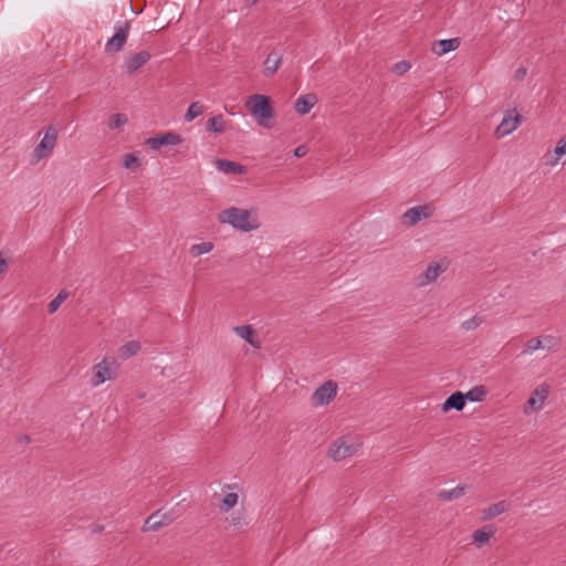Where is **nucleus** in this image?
Returning a JSON list of instances; mask_svg holds the SVG:
<instances>
[{"mask_svg": "<svg viewBox=\"0 0 566 566\" xmlns=\"http://www.w3.org/2000/svg\"><path fill=\"white\" fill-rule=\"evenodd\" d=\"M516 73H517V76L522 77V76H524L526 74V70L525 69H518Z\"/></svg>", "mask_w": 566, "mask_h": 566, "instance_id": "40", "label": "nucleus"}, {"mask_svg": "<svg viewBox=\"0 0 566 566\" xmlns=\"http://www.w3.org/2000/svg\"><path fill=\"white\" fill-rule=\"evenodd\" d=\"M543 347V340L541 337H534V338H531L528 339L523 349H522V354L523 355H532L534 352L538 350V349H542Z\"/></svg>", "mask_w": 566, "mask_h": 566, "instance_id": "26", "label": "nucleus"}, {"mask_svg": "<svg viewBox=\"0 0 566 566\" xmlns=\"http://www.w3.org/2000/svg\"><path fill=\"white\" fill-rule=\"evenodd\" d=\"M491 537V533L490 532H486L485 530L483 528H480V530H476L474 533H473V541L479 545V546H482L484 545L485 543H488V541L490 539Z\"/></svg>", "mask_w": 566, "mask_h": 566, "instance_id": "32", "label": "nucleus"}, {"mask_svg": "<svg viewBox=\"0 0 566 566\" xmlns=\"http://www.w3.org/2000/svg\"><path fill=\"white\" fill-rule=\"evenodd\" d=\"M282 60H283V56L279 52H276V51L270 52L264 61V71H263L264 75L265 76L273 75L277 71L280 65L282 64Z\"/></svg>", "mask_w": 566, "mask_h": 566, "instance_id": "18", "label": "nucleus"}, {"mask_svg": "<svg viewBox=\"0 0 566 566\" xmlns=\"http://www.w3.org/2000/svg\"><path fill=\"white\" fill-rule=\"evenodd\" d=\"M180 142H181V138H180L179 135H177V134H175L172 132H167L165 134H160V135H157V136L148 137L146 139V145L150 149L157 150L161 146H175V145H178Z\"/></svg>", "mask_w": 566, "mask_h": 566, "instance_id": "7", "label": "nucleus"}, {"mask_svg": "<svg viewBox=\"0 0 566 566\" xmlns=\"http://www.w3.org/2000/svg\"><path fill=\"white\" fill-rule=\"evenodd\" d=\"M139 349H140V344L138 342H136V340L128 342L119 348V357L123 359H127V358L134 356L135 354H137Z\"/></svg>", "mask_w": 566, "mask_h": 566, "instance_id": "22", "label": "nucleus"}, {"mask_svg": "<svg viewBox=\"0 0 566 566\" xmlns=\"http://www.w3.org/2000/svg\"><path fill=\"white\" fill-rule=\"evenodd\" d=\"M306 153H307V147L305 145L297 146L294 149V156L297 157V158H301V157L305 156Z\"/></svg>", "mask_w": 566, "mask_h": 566, "instance_id": "38", "label": "nucleus"}, {"mask_svg": "<svg viewBox=\"0 0 566 566\" xmlns=\"http://www.w3.org/2000/svg\"><path fill=\"white\" fill-rule=\"evenodd\" d=\"M442 271L443 269L439 264H429L422 274L419 285H426L434 282Z\"/></svg>", "mask_w": 566, "mask_h": 566, "instance_id": "19", "label": "nucleus"}, {"mask_svg": "<svg viewBox=\"0 0 566 566\" xmlns=\"http://www.w3.org/2000/svg\"><path fill=\"white\" fill-rule=\"evenodd\" d=\"M111 363L106 358H104L101 363L94 366L92 384L93 386L97 387L104 384L106 380L111 379Z\"/></svg>", "mask_w": 566, "mask_h": 566, "instance_id": "8", "label": "nucleus"}, {"mask_svg": "<svg viewBox=\"0 0 566 566\" xmlns=\"http://www.w3.org/2000/svg\"><path fill=\"white\" fill-rule=\"evenodd\" d=\"M482 323V318L478 316H473L469 319L462 322V328L465 331H472L476 328Z\"/></svg>", "mask_w": 566, "mask_h": 566, "instance_id": "35", "label": "nucleus"}, {"mask_svg": "<svg viewBox=\"0 0 566 566\" xmlns=\"http://www.w3.org/2000/svg\"><path fill=\"white\" fill-rule=\"evenodd\" d=\"M127 36H128L127 28H123V27L118 28L116 30V32L114 33V35L107 40L106 45H105L106 52L111 53V52L119 51L124 46V44L127 40Z\"/></svg>", "mask_w": 566, "mask_h": 566, "instance_id": "12", "label": "nucleus"}, {"mask_svg": "<svg viewBox=\"0 0 566 566\" xmlns=\"http://www.w3.org/2000/svg\"><path fill=\"white\" fill-rule=\"evenodd\" d=\"M202 112H203L202 104L199 103V102H193L187 108V112L185 114V120L188 122V123L192 122L198 116H200L202 114Z\"/></svg>", "mask_w": 566, "mask_h": 566, "instance_id": "24", "label": "nucleus"}, {"mask_svg": "<svg viewBox=\"0 0 566 566\" xmlns=\"http://www.w3.org/2000/svg\"><path fill=\"white\" fill-rule=\"evenodd\" d=\"M251 102V113L256 123L262 127H270L269 120L274 116L270 98L263 94H254Z\"/></svg>", "mask_w": 566, "mask_h": 566, "instance_id": "2", "label": "nucleus"}, {"mask_svg": "<svg viewBox=\"0 0 566 566\" xmlns=\"http://www.w3.org/2000/svg\"><path fill=\"white\" fill-rule=\"evenodd\" d=\"M316 102L317 98L314 94H305L296 99L294 108L300 115H306L311 112Z\"/></svg>", "mask_w": 566, "mask_h": 566, "instance_id": "17", "label": "nucleus"}, {"mask_svg": "<svg viewBox=\"0 0 566 566\" xmlns=\"http://www.w3.org/2000/svg\"><path fill=\"white\" fill-rule=\"evenodd\" d=\"M337 392V386L333 381H326L321 385L313 394L314 406L321 407L327 405Z\"/></svg>", "mask_w": 566, "mask_h": 566, "instance_id": "5", "label": "nucleus"}, {"mask_svg": "<svg viewBox=\"0 0 566 566\" xmlns=\"http://www.w3.org/2000/svg\"><path fill=\"white\" fill-rule=\"evenodd\" d=\"M237 335H239L242 339L247 340L249 344H253L252 337L254 334L253 328L251 325H242V326H235L233 328Z\"/></svg>", "mask_w": 566, "mask_h": 566, "instance_id": "28", "label": "nucleus"}, {"mask_svg": "<svg viewBox=\"0 0 566 566\" xmlns=\"http://www.w3.org/2000/svg\"><path fill=\"white\" fill-rule=\"evenodd\" d=\"M488 395V390L484 386H474L469 391L464 394L465 401L469 400L471 402H481Z\"/></svg>", "mask_w": 566, "mask_h": 566, "instance_id": "20", "label": "nucleus"}, {"mask_svg": "<svg viewBox=\"0 0 566 566\" xmlns=\"http://www.w3.org/2000/svg\"><path fill=\"white\" fill-rule=\"evenodd\" d=\"M523 120V116L516 111V108L509 109L505 112L501 123L495 129V135L499 138H503L512 134Z\"/></svg>", "mask_w": 566, "mask_h": 566, "instance_id": "3", "label": "nucleus"}, {"mask_svg": "<svg viewBox=\"0 0 566 566\" xmlns=\"http://www.w3.org/2000/svg\"><path fill=\"white\" fill-rule=\"evenodd\" d=\"M67 297V293L65 291H61L48 305V310L50 313H54Z\"/></svg>", "mask_w": 566, "mask_h": 566, "instance_id": "31", "label": "nucleus"}, {"mask_svg": "<svg viewBox=\"0 0 566 566\" xmlns=\"http://www.w3.org/2000/svg\"><path fill=\"white\" fill-rule=\"evenodd\" d=\"M213 249V244L211 242H201L192 244L190 248V253L192 256H200L202 254L209 253Z\"/></svg>", "mask_w": 566, "mask_h": 566, "instance_id": "27", "label": "nucleus"}, {"mask_svg": "<svg viewBox=\"0 0 566 566\" xmlns=\"http://www.w3.org/2000/svg\"><path fill=\"white\" fill-rule=\"evenodd\" d=\"M21 441H23L24 443H28L30 441V438L28 436H23L21 438Z\"/></svg>", "mask_w": 566, "mask_h": 566, "instance_id": "42", "label": "nucleus"}, {"mask_svg": "<svg viewBox=\"0 0 566 566\" xmlns=\"http://www.w3.org/2000/svg\"><path fill=\"white\" fill-rule=\"evenodd\" d=\"M124 166L127 169H136L140 166L138 153H129L124 157Z\"/></svg>", "mask_w": 566, "mask_h": 566, "instance_id": "30", "label": "nucleus"}, {"mask_svg": "<svg viewBox=\"0 0 566 566\" xmlns=\"http://www.w3.org/2000/svg\"><path fill=\"white\" fill-rule=\"evenodd\" d=\"M461 42L459 38L441 39L432 43L431 50L436 55L442 56L451 51L457 50Z\"/></svg>", "mask_w": 566, "mask_h": 566, "instance_id": "9", "label": "nucleus"}, {"mask_svg": "<svg viewBox=\"0 0 566 566\" xmlns=\"http://www.w3.org/2000/svg\"><path fill=\"white\" fill-rule=\"evenodd\" d=\"M207 129L212 133H222L224 130V119L222 115L211 117L207 123Z\"/></svg>", "mask_w": 566, "mask_h": 566, "instance_id": "25", "label": "nucleus"}, {"mask_svg": "<svg viewBox=\"0 0 566 566\" xmlns=\"http://www.w3.org/2000/svg\"><path fill=\"white\" fill-rule=\"evenodd\" d=\"M430 216H431V211L428 206H416V207L408 209L403 213V218L408 220L410 226H415L419 221L427 219Z\"/></svg>", "mask_w": 566, "mask_h": 566, "instance_id": "13", "label": "nucleus"}, {"mask_svg": "<svg viewBox=\"0 0 566 566\" xmlns=\"http://www.w3.org/2000/svg\"><path fill=\"white\" fill-rule=\"evenodd\" d=\"M218 221L229 224L233 229L241 232H250L259 228L258 219L254 218L250 210L238 207H230L219 212Z\"/></svg>", "mask_w": 566, "mask_h": 566, "instance_id": "1", "label": "nucleus"}, {"mask_svg": "<svg viewBox=\"0 0 566 566\" xmlns=\"http://www.w3.org/2000/svg\"><path fill=\"white\" fill-rule=\"evenodd\" d=\"M259 0H247L249 7L254 6Z\"/></svg>", "mask_w": 566, "mask_h": 566, "instance_id": "41", "label": "nucleus"}, {"mask_svg": "<svg viewBox=\"0 0 566 566\" xmlns=\"http://www.w3.org/2000/svg\"><path fill=\"white\" fill-rule=\"evenodd\" d=\"M127 122H128V118L125 114L117 113V114H113L109 117L107 125L111 129H118L119 127L125 125Z\"/></svg>", "mask_w": 566, "mask_h": 566, "instance_id": "29", "label": "nucleus"}, {"mask_svg": "<svg viewBox=\"0 0 566 566\" xmlns=\"http://www.w3.org/2000/svg\"><path fill=\"white\" fill-rule=\"evenodd\" d=\"M463 494H464V488L461 486V485H458V486H455L453 489H450V490H441L438 493V496L442 501H451V500L459 499Z\"/></svg>", "mask_w": 566, "mask_h": 566, "instance_id": "23", "label": "nucleus"}, {"mask_svg": "<svg viewBox=\"0 0 566 566\" xmlns=\"http://www.w3.org/2000/svg\"><path fill=\"white\" fill-rule=\"evenodd\" d=\"M548 394H549V387L546 384H541L532 392L531 397L527 400V405L533 410L542 409L544 401L546 400Z\"/></svg>", "mask_w": 566, "mask_h": 566, "instance_id": "11", "label": "nucleus"}, {"mask_svg": "<svg viewBox=\"0 0 566 566\" xmlns=\"http://www.w3.org/2000/svg\"><path fill=\"white\" fill-rule=\"evenodd\" d=\"M465 407V397L461 391L452 392L442 403V411L448 412L452 409L462 411Z\"/></svg>", "mask_w": 566, "mask_h": 566, "instance_id": "16", "label": "nucleus"}, {"mask_svg": "<svg viewBox=\"0 0 566 566\" xmlns=\"http://www.w3.org/2000/svg\"><path fill=\"white\" fill-rule=\"evenodd\" d=\"M170 522V516H168L167 514H161L160 511H157L156 513L148 516V518L145 521L143 530L145 532L157 531L158 528L169 524Z\"/></svg>", "mask_w": 566, "mask_h": 566, "instance_id": "14", "label": "nucleus"}, {"mask_svg": "<svg viewBox=\"0 0 566 566\" xmlns=\"http://www.w3.org/2000/svg\"><path fill=\"white\" fill-rule=\"evenodd\" d=\"M395 67H396L397 72L405 73L410 69V64H409V62L401 61V62L396 63Z\"/></svg>", "mask_w": 566, "mask_h": 566, "instance_id": "37", "label": "nucleus"}, {"mask_svg": "<svg viewBox=\"0 0 566 566\" xmlns=\"http://www.w3.org/2000/svg\"><path fill=\"white\" fill-rule=\"evenodd\" d=\"M151 55L148 51H140L129 56L125 63L124 69L128 74L135 73L139 67L150 60Z\"/></svg>", "mask_w": 566, "mask_h": 566, "instance_id": "10", "label": "nucleus"}, {"mask_svg": "<svg viewBox=\"0 0 566 566\" xmlns=\"http://www.w3.org/2000/svg\"><path fill=\"white\" fill-rule=\"evenodd\" d=\"M541 338L543 340L542 349L552 350V349L556 348L558 345L557 338L552 335H545V336H542Z\"/></svg>", "mask_w": 566, "mask_h": 566, "instance_id": "34", "label": "nucleus"}, {"mask_svg": "<svg viewBox=\"0 0 566 566\" xmlns=\"http://www.w3.org/2000/svg\"><path fill=\"white\" fill-rule=\"evenodd\" d=\"M217 170L223 175H237L245 172V167L241 164L228 159H217L214 161Z\"/></svg>", "mask_w": 566, "mask_h": 566, "instance_id": "15", "label": "nucleus"}, {"mask_svg": "<svg viewBox=\"0 0 566 566\" xmlns=\"http://www.w3.org/2000/svg\"><path fill=\"white\" fill-rule=\"evenodd\" d=\"M507 509H509V504L506 503V501H499V502L490 505L484 511V516L486 518H493V517H496V516L501 515L502 513H504Z\"/></svg>", "mask_w": 566, "mask_h": 566, "instance_id": "21", "label": "nucleus"}, {"mask_svg": "<svg viewBox=\"0 0 566 566\" xmlns=\"http://www.w3.org/2000/svg\"><path fill=\"white\" fill-rule=\"evenodd\" d=\"M56 138L57 129L50 126L44 133V136L42 137L41 142L34 149V156L38 160L44 158L46 154L53 149Z\"/></svg>", "mask_w": 566, "mask_h": 566, "instance_id": "6", "label": "nucleus"}, {"mask_svg": "<svg viewBox=\"0 0 566 566\" xmlns=\"http://www.w3.org/2000/svg\"><path fill=\"white\" fill-rule=\"evenodd\" d=\"M238 503V494L230 492L227 493L222 500V510L229 511Z\"/></svg>", "mask_w": 566, "mask_h": 566, "instance_id": "33", "label": "nucleus"}, {"mask_svg": "<svg viewBox=\"0 0 566 566\" xmlns=\"http://www.w3.org/2000/svg\"><path fill=\"white\" fill-rule=\"evenodd\" d=\"M357 450V447L350 442L348 437L340 438L335 441L329 448V455L335 461H340L352 454H354Z\"/></svg>", "mask_w": 566, "mask_h": 566, "instance_id": "4", "label": "nucleus"}, {"mask_svg": "<svg viewBox=\"0 0 566 566\" xmlns=\"http://www.w3.org/2000/svg\"><path fill=\"white\" fill-rule=\"evenodd\" d=\"M232 524L235 525V526H241V525H243V522H242L241 517L233 516L232 517Z\"/></svg>", "mask_w": 566, "mask_h": 566, "instance_id": "39", "label": "nucleus"}, {"mask_svg": "<svg viewBox=\"0 0 566 566\" xmlns=\"http://www.w3.org/2000/svg\"><path fill=\"white\" fill-rule=\"evenodd\" d=\"M554 154L556 155L555 164H557L563 156L566 155V142L564 139L559 140L557 146L554 149Z\"/></svg>", "mask_w": 566, "mask_h": 566, "instance_id": "36", "label": "nucleus"}]
</instances>
